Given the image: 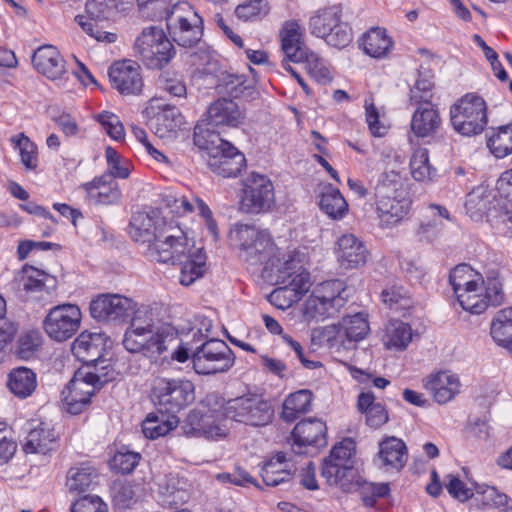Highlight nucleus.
Here are the masks:
<instances>
[{"instance_id":"0e129e2a","label":"nucleus","mask_w":512,"mask_h":512,"mask_svg":"<svg viewBox=\"0 0 512 512\" xmlns=\"http://www.w3.org/2000/svg\"><path fill=\"white\" fill-rule=\"evenodd\" d=\"M382 301L391 309H408L411 306V299L408 291L402 286H390L381 293Z\"/></svg>"},{"instance_id":"6e6d98bb","label":"nucleus","mask_w":512,"mask_h":512,"mask_svg":"<svg viewBox=\"0 0 512 512\" xmlns=\"http://www.w3.org/2000/svg\"><path fill=\"white\" fill-rule=\"evenodd\" d=\"M299 63H303L307 73L318 83L326 84L332 80V73L327 61L317 53L308 50L302 55Z\"/></svg>"},{"instance_id":"a18cd8bd","label":"nucleus","mask_w":512,"mask_h":512,"mask_svg":"<svg viewBox=\"0 0 512 512\" xmlns=\"http://www.w3.org/2000/svg\"><path fill=\"white\" fill-rule=\"evenodd\" d=\"M490 334L495 343L505 349L512 343V307L496 313L491 322Z\"/></svg>"},{"instance_id":"a878e982","label":"nucleus","mask_w":512,"mask_h":512,"mask_svg":"<svg viewBox=\"0 0 512 512\" xmlns=\"http://www.w3.org/2000/svg\"><path fill=\"white\" fill-rule=\"evenodd\" d=\"M322 476L330 485L351 491L358 484L354 464L326 457L322 464Z\"/></svg>"},{"instance_id":"423d86ee","label":"nucleus","mask_w":512,"mask_h":512,"mask_svg":"<svg viewBox=\"0 0 512 512\" xmlns=\"http://www.w3.org/2000/svg\"><path fill=\"white\" fill-rule=\"evenodd\" d=\"M114 377L115 371L110 364L101 367L98 364L84 365L75 372L62 391L64 409L73 415L80 414L89 405L95 392Z\"/></svg>"},{"instance_id":"412c9836","label":"nucleus","mask_w":512,"mask_h":512,"mask_svg":"<svg viewBox=\"0 0 512 512\" xmlns=\"http://www.w3.org/2000/svg\"><path fill=\"white\" fill-rule=\"evenodd\" d=\"M112 86L121 94L137 95L143 88L141 67L132 60L117 61L108 71Z\"/></svg>"},{"instance_id":"37998d69","label":"nucleus","mask_w":512,"mask_h":512,"mask_svg":"<svg viewBox=\"0 0 512 512\" xmlns=\"http://www.w3.org/2000/svg\"><path fill=\"white\" fill-rule=\"evenodd\" d=\"M410 173L412 178L420 183L428 184L437 178V169L430 163L427 148H416L410 158Z\"/></svg>"},{"instance_id":"13d9d810","label":"nucleus","mask_w":512,"mask_h":512,"mask_svg":"<svg viewBox=\"0 0 512 512\" xmlns=\"http://www.w3.org/2000/svg\"><path fill=\"white\" fill-rule=\"evenodd\" d=\"M269 12L267 0H245L235 9L237 18L243 21H258Z\"/></svg>"},{"instance_id":"4468645a","label":"nucleus","mask_w":512,"mask_h":512,"mask_svg":"<svg viewBox=\"0 0 512 512\" xmlns=\"http://www.w3.org/2000/svg\"><path fill=\"white\" fill-rule=\"evenodd\" d=\"M82 310L79 305L65 302L51 307L42 322L45 334L54 342L71 339L81 328Z\"/></svg>"},{"instance_id":"de8ad7c7","label":"nucleus","mask_w":512,"mask_h":512,"mask_svg":"<svg viewBox=\"0 0 512 512\" xmlns=\"http://www.w3.org/2000/svg\"><path fill=\"white\" fill-rule=\"evenodd\" d=\"M340 322L348 344L363 340L370 331L367 314L363 312L346 315Z\"/></svg>"},{"instance_id":"58836bf2","label":"nucleus","mask_w":512,"mask_h":512,"mask_svg":"<svg viewBox=\"0 0 512 512\" xmlns=\"http://www.w3.org/2000/svg\"><path fill=\"white\" fill-rule=\"evenodd\" d=\"M360 46L370 57L382 59L391 52L394 42L386 29L373 27L363 35Z\"/></svg>"},{"instance_id":"79ce46f5","label":"nucleus","mask_w":512,"mask_h":512,"mask_svg":"<svg viewBox=\"0 0 512 512\" xmlns=\"http://www.w3.org/2000/svg\"><path fill=\"white\" fill-rule=\"evenodd\" d=\"M7 386L14 396L25 399L35 391L37 376L27 367H17L8 374Z\"/></svg>"},{"instance_id":"0eeeda50","label":"nucleus","mask_w":512,"mask_h":512,"mask_svg":"<svg viewBox=\"0 0 512 512\" xmlns=\"http://www.w3.org/2000/svg\"><path fill=\"white\" fill-rule=\"evenodd\" d=\"M347 286L343 280L322 282L302 304V320L310 324L333 317L347 302Z\"/></svg>"},{"instance_id":"e433bc0d","label":"nucleus","mask_w":512,"mask_h":512,"mask_svg":"<svg viewBox=\"0 0 512 512\" xmlns=\"http://www.w3.org/2000/svg\"><path fill=\"white\" fill-rule=\"evenodd\" d=\"M174 264L181 265L179 282L184 286H189L204 275L206 255L202 248H195L193 245L185 253V256Z\"/></svg>"},{"instance_id":"6ab92c4d","label":"nucleus","mask_w":512,"mask_h":512,"mask_svg":"<svg viewBox=\"0 0 512 512\" xmlns=\"http://www.w3.org/2000/svg\"><path fill=\"white\" fill-rule=\"evenodd\" d=\"M457 298L459 305L471 314L479 315L490 305H499L503 300L502 282L498 276L487 277L480 284Z\"/></svg>"},{"instance_id":"f8f14e48","label":"nucleus","mask_w":512,"mask_h":512,"mask_svg":"<svg viewBox=\"0 0 512 512\" xmlns=\"http://www.w3.org/2000/svg\"><path fill=\"white\" fill-rule=\"evenodd\" d=\"M151 399L159 411L175 415L194 401L195 387L187 379L159 377L153 381Z\"/></svg>"},{"instance_id":"ddd939ff","label":"nucleus","mask_w":512,"mask_h":512,"mask_svg":"<svg viewBox=\"0 0 512 512\" xmlns=\"http://www.w3.org/2000/svg\"><path fill=\"white\" fill-rule=\"evenodd\" d=\"M135 53L151 69H161L175 56V49L162 28L145 27L134 43Z\"/></svg>"},{"instance_id":"4c0bfd02","label":"nucleus","mask_w":512,"mask_h":512,"mask_svg":"<svg viewBox=\"0 0 512 512\" xmlns=\"http://www.w3.org/2000/svg\"><path fill=\"white\" fill-rule=\"evenodd\" d=\"M294 466L284 453L279 452L266 460L261 467V477L267 486H277L288 481Z\"/></svg>"},{"instance_id":"f3484780","label":"nucleus","mask_w":512,"mask_h":512,"mask_svg":"<svg viewBox=\"0 0 512 512\" xmlns=\"http://www.w3.org/2000/svg\"><path fill=\"white\" fill-rule=\"evenodd\" d=\"M160 200L171 213L177 216L187 215L197 209L208 234L213 241H217L219 236L217 222L211 209L202 199L197 197L188 198L171 188H166L160 193Z\"/></svg>"},{"instance_id":"4be33fe9","label":"nucleus","mask_w":512,"mask_h":512,"mask_svg":"<svg viewBox=\"0 0 512 512\" xmlns=\"http://www.w3.org/2000/svg\"><path fill=\"white\" fill-rule=\"evenodd\" d=\"M107 338L98 332L83 331L73 341L71 350L73 355L85 365L98 364L99 367L108 364L101 360L106 347Z\"/></svg>"},{"instance_id":"c756f323","label":"nucleus","mask_w":512,"mask_h":512,"mask_svg":"<svg viewBox=\"0 0 512 512\" xmlns=\"http://www.w3.org/2000/svg\"><path fill=\"white\" fill-rule=\"evenodd\" d=\"M474 500L479 509L512 512V498L496 486L474 483Z\"/></svg>"},{"instance_id":"2eb2a0df","label":"nucleus","mask_w":512,"mask_h":512,"mask_svg":"<svg viewBox=\"0 0 512 512\" xmlns=\"http://www.w3.org/2000/svg\"><path fill=\"white\" fill-rule=\"evenodd\" d=\"M193 245L186 231L178 223L161 219L152 256L157 262L174 264L181 260Z\"/></svg>"},{"instance_id":"680f3d73","label":"nucleus","mask_w":512,"mask_h":512,"mask_svg":"<svg viewBox=\"0 0 512 512\" xmlns=\"http://www.w3.org/2000/svg\"><path fill=\"white\" fill-rule=\"evenodd\" d=\"M42 344L38 330H28L20 334L16 345V354L21 359L31 358Z\"/></svg>"},{"instance_id":"7ed1b4c3","label":"nucleus","mask_w":512,"mask_h":512,"mask_svg":"<svg viewBox=\"0 0 512 512\" xmlns=\"http://www.w3.org/2000/svg\"><path fill=\"white\" fill-rule=\"evenodd\" d=\"M189 359L192 361L194 371L199 375L225 373L235 363L233 351L223 340L212 338L193 345L191 341L179 339L178 332L176 343L167 351L166 355H163V358L150 361L166 367L173 361L185 363Z\"/></svg>"},{"instance_id":"603ef678","label":"nucleus","mask_w":512,"mask_h":512,"mask_svg":"<svg viewBox=\"0 0 512 512\" xmlns=\"http://www.w3.org/2000/svg\"><path fill=\"white\" fill-rule=\"evenodd\" d=\"M15 150L18 151L20 162L26 170H36L38 167V147L24 133L14 135L10 139Z\"/></svg>"},{"instance_id":"2f4dec72","label":"nucleus","mask_w":512,"mask_h":512,"mask_svg":"<svg viewBox=\"0 0 512 512\" xmlns=\"http://www.w3.org/2000/svg\"><path fill=\"white\" fill-rule=\"evenodd\" d=\"M418 334L403 321H390L384 328L381 341L383 346L392 352L405 351Z\"/></svg>"},{"instance_id":"69168bd1","label":"nucleus","mask_w":512,"mask_h":512,"mask_svg":"<svg viewBox=\"0 0 512 512\" xmlns=\"http://www.w3.org/2000/svg\"><path fill=\"white\" fill-rule=\"evenodd\" d=\"M130 0H88L83 15L105 20L113 9L119 10V3H128Z\"/></svg>"},{"instance_id":"49530a36","label":"nucleus","mask_w":512,"mask_h":512,"mask_svg":"<svg viewBox=\"0 0 512 512\" xmlns=\"http://www.w3.org/2000/svg\"><path fill=\"white\" fill-rule=\"evenodd\" d=\"M320 209L331 219L341 220L348 213V203L339 190L329 186L320 197Z\"/></svg>"},{"instance_id":"72a5a7b5","label":"nucleus","mask_w":512,"mask_h":512,"mask_svg":"<svg viewBox=\"0 0 512 512\" xmlns=\"http://www.w3.org/2000/svg\"><path fill=\"white\" fill-rule=\"evenodd\" d=\"M442 119L438 109L432 104L419 106L411 118V130L418 138L431 137L439 130Z\"/></svg>"},{"instance_id":"9d476101","label":"nucleus","mask_w":512,"mask_h":512,"mask_svg":"<svg viewBox=\"0 0 512 512\" xmlns=\"http://www.w3.org/2000/svg\"><path fill=\"white\" fill-rule=\"evenodd\" d=\"M449 116L453 129L462 136L479 135L488 123L486 102L473 93L465 94L452 104Z\"/></svg>"},{"instance_id":"8fccbe9b","label":"nucleus","mask_w":512,"mask_h":512,"mask_svg":"<svg viewBox=\"0 0 512 512\" xmlns=\"http://www.w3.org/2000/svg\"><path fill=\"white\" fill-rule=\"evenodd\" d=\"M178 422L176 415L169 414L167 417H159L154 413H150L142 423V432L146 438L157 439L166 436L169 432L174 430Z\"/></svg>"},{"instance_id":"cd10ccee","label":"nucleus","mask_w":512,"mask_h":512,"mask_svg":"<svg viewBox=\"0 0 512 512\" xmlns=\"http://www.w3.org/2000/svg\"><path fill=\"white\" fill-rule=\"evenodd\" d=\"M207 117L213 126L237 127L244 122L245 114L236 102L224 98L210 105Z\"/></svg>"},{"instance_id":"20e7f679","label":"nucleus","mask_w":512,"mask_h":512,"mask_svg":"<svg viewBox=\"0 0 512 512\" xmlns=\"http://www.w3.org/2000/svg\"><path fill=\"white\" fill-rule=\"evenodd\" d=\"M374 206L381 228H394L408 218L412 199L400 172L389 170L379 175L374 186Z\"/></svg>"},{"instance_id":"f257e3e1","label":"nucleus","mask_w":512,"mask_h":512,"mask_svg":"<svg viewBox=\"0 0 512 512\" xmlns=\"http://www.w3.org/2000/svg\"><path fill=\"white\" fill-rule=\"evenodd\" d=\"M229 239L248 265L261 267L266 277L274 278L282 285L268 296V301L276 308H290L310 289V274L304 267L305 256L294 251L280 257L279 249L267 231L237 223L231 228Z\"/></svg>"},{"instance_id":"bb28decb","label":"nucleus","mask_w":512,"mask_h":512,"mask_svg":"<svg viewBox=\"0 0 512 512\" xmlns=\"http://www.w3.org/2000/svg\"><path fill=\"white\" fill-rule=\"evenodd\" d=\"M327 427L320 419L310 418L298 422L292 433L293 446H323L326 444Z\"/></svg>"},{"instance_id":"1a4fd4ad","label":"nucleus","mask_w":512,"mask_h":512,"mask_svg":"<svg viewBox=\"0 0 512 512\" xmlns=\"http://www.w3.org/2000/svg\"><path fill=\"white\" fill-rule=\"evenodd\" d=\"M309 32L327 45L343 49L353 40L350 25L342 19V8L331 5L315 10L308 20Z\"/></svg>"},{"instance_id":"393cba45","label":"nucleus","mask_w":512,"mask_h":512,"mask_svg":"<svg viewBox=\"0 0 512 512\" xmlns=\"http://www.w3.org/2000/svg\"><path fill=\"white\" fill-rule=\"evenodd\" d=\"M377 459L385 470L400 471L408 460L405 442L395 436L383 438L379 443Z\"/></svg>"},{"instance_id":"7c9ffc66","label":"nucleus","mask_w":512,"mask_h":512,"mask_svg":"<svg viewBox=\"0 0 512 512\" xmlns=\"http://www.w3.org/2000/svg\"><path fill=\"white\" fill-rule=\"evenodd\" d=\"M281 48L286 58L299 63L309 49L304 45L303 31L297 21H287L280 30Z\"/></svg>"},{"instance_id":"f704fd0d","label":"nucleus","mask_w":512,"mask_h":512,"mask_svg":"<svg viewBox=\"0 0 512 512\" xmlns=\"http://www.w3.org/2000/svg\"><path fill=\"white\" fill-rule=\"evenodd\" d=\"M161 219L155 210L134 213L129 225L130 236L142 243L149 242L152 237L156 239Z\"/></svg>"},{"instance_id":"bf43d9fd","label":"nucleus","mask_w":512,"mask_h":512,"mask_svg":"<svg viewBox=\"0 0 512 512\" xmlns=\"http://www.w3.org/2000/svg\"><path fill=\"white\" fill-rule=\"evenodd\" d=\"M318 338L321 344H325L330 348H346V340L343 335L341 322L322 327L313 332V339Z\"/></svg>"},{"instance_id":"c85d7f7f","label":"nucleus","mask_w":512,"mask_h":512,"mask_svg":"<svg viewBox=\"0 0 512 512\" xmlns=\"http://www.w3.org/2000/svg\"><path fill=\"white\" fill-rule=\"evenodd\" d=\"M55 441L56 435L49 423L32 421L23 443V450L26 453L46 454L53 449Z\"/></svg>"},{"instance_id":"5701e85b","label":"nucleus","mask_w":512,"mask_h":512,"mask_svg":"<svg viewBox=\"0 0 512 512\" xmlns=\"http://www.w3.org/2000/svg\"><path fill=\"white\" fill-rule=\"evenodd\" d=\"M334 253L339 265L344 269H356L367 262L368 250L361 239L352 233L338 237Z\"/></svg>"},{"instance_id":"09e8293b","label":"nucleus","mask_w":512,"mask_h":512,"mask_svg":"<svg viewBox=\"0 0 512 512\" xmlns=\"http://www.w3.org/2000/svg\"><path fill=\"white\" fill-rule=\"evenodd\" d=\"M312 393L302 389L288 395L283 403L281 417L286 422H293L300 414L309 411Z\"/></svg>"},{"instance_id":"3c124183","label":"nucleus","mask_w":512,"mask_h":512,"mask_svg":"<svg viewBox=\"0 0 512 512\" xmlns=\"http://www.w3.org/2000/svg\"><path fill=\"white\" fill-rule=\"evenodd\" d=\"M19 281L26 293L39 292L56 283V279L52 275L27 265L23 267Z\"/></svg>"},{"instance_id":"864d4df0","label":"nucleus","mask_w":512,"mask_h":512,"mask_svg":"<svg viewBox=\"0 0 512 512\" xmlns=\"http://www.w3.org/2000/svg\"><path fill=\"white\" fill-rule=\"evenodd\" d=\"M491 191L485 185L475 187L467 194L465 201L466 213L474 220H479L487 212L490 204Z\"/></svg>"},{"instance_id":"f03ea898","label":"nucleus","mask_w":512,"mask_h":512,"mask_svg":"<svg viewBox=\"0 0 512 512\" xmlns=\"http://www.w3.org/2000/svg\"><path fill=\"white\" fill-rule=\"evenodd\" d=\"M90 314L102 323L120 324L130 317L123 346L131 353H141L149 360L163 358L177 340V329L163 321L149 306L136 303L121 294H100L90 302Z\"/></svg>"},{"instance_id":"a19ab883","label":"nucleus","mask_w":512,"mask_h":512,"mask_svg":"<svg viewBox=\"0 0 512 512\" xmlns=\"http://www.w3.org/2000/svg\"><path fill=\"white\" fill-rule=\"evenodd\" d=\"M357 408L365 415L366 424L372 429H379L387 423L389 416L385 407L375 401L371 392H362L358 396Z\"/></svg>"},{"instance_id":"052dcab7","label":"nucleus","mask_w":512,"mask_h":512,"mask_svg":"<svg viewBox=\"0 0 512 512\" xmlns=\"http://www.w3.org/2000/svg\"><path fill=\"white\" fill-rule=\"evenodd\" d=\"M105 158L108 171L106 175L120 179H126L129 177L131 172L130 162L127 159L122 158L114 148L111 146L106 148Z\"/></svg>"},{"instance_id":"c03bdc74","label":"nucleus","mask_w":512,"mask_h":512,"mask_svg":"<svg viewBox=\"0 0 512 512\" xmlns=\"http://www.w3.org/2000/svg\"><path fill=\"white\" fill-rule=\"evenodd\" d=\"M487 148L498 159H503L512 154V121L491 128L487 136Z\"/></svg>"},{"instance_id":"e2e57ef3","label":"nucleus","mask_w":512,"mask_h":512,"mask_svg":"<svg viewBox=\"0 0 512 512\" xmlns=\"http://www.w3.org/2000/svg\"><path fill=\"white\" fill-rule=\"evenodd\" d=\"M93 118L102 126L111 139L115 141L124 139L125 129L117 115L109 111H103L95 114Z\"/></svg>"},{"instance_id":"473e14b6","label":"nucleus","mask_w":512,"mask_h":512,"mask_svg":"<svg viewBox=\"0 0 512 512\" xmlns=\"http://www.w3.org/2000/svg\"><path fill=\"white\" fill-rule=\"evenodd\" d=\"M201 418L198 428H193V434L203 436L208 440L219 441L225 439L231 428V418H227L223 412H214L209 407Z\"/></svg>"},{"instance_id":"b1692460","label":"nucleus","mask_w":512,"mask_h":512,"mask_svg":"<svg viewBox=\"0 0 512 512\" xmlns=\"http://www.w3.org/2000/svg\"><path fill=\"white\" fill-rule=\"evenodd\" d=\"M35 69L46 76L48 79L58 81L59 86H64L67 79H63L66 74L65 61L56 47L44 45L39 47L32 59Z\"/></svg>"},{"instance_id":"338daca9","label":"nucleus","mask_w":512,"mask_h":512,"mask_svg":"<svg viewBox=\"0 0 512 512\" xmlns=\"http://www.w3.org/2000/svg\"><path fill=\"white\" fill-rule=\"evenodd\" d=\"M140 454L125 447L119 449L109 462L110 467L120 473L131 472L139 463Z\"/></svg>"},{"instance_id":"39448f33","label":"nucleus","mask_w":512,"mask_h":512,"mask_svg":"<svg viewBox=\"0 0 512 512\" xmlns=\"http://www.w3.org/2000/svg\"><path fill=\"white\" fill-rule=\"evenodd\" d=\"M204 407L214 412H223L227 418L250 426L269 424L274 410L269 401L259 395H244L226 401L218 393H210L202 401Z\"/></svg>"},{"instance_id":"5fc2aeb1","label":"nucleus","mask_w":512,"mask_h":512,"mask_svg":"<svg viewBox=\"0 0 512 512\" xmlns=\"http://www.w3.org/2000/svg\"><path fill=\"white\" fill-rule=\"evenodd\" d=\"M97 477L96 470L83 464L68 471L66 486L70 492L82 493L90 489Z\"/></svg>"},{"instance_id":"c9c22d12","label":"nucleus","mask_w":512,"mask_h":512,"mask_svg":"<svg viewBox=\"0 0 512 512\" xmlns=\"http://www.w3.org/2000/svg\"><path fill=\"white\" fill-rule=\"evenodd\" d=\"M115 178L102 175L93 181L85 183L82 187L87 197L95 204H112L120 199V190Z\"/></svg>"},{"instance_id":"dca6fc26","label":"nucleus","mask_w":512,"mask_h":512,"mask_svg":"<svg viewBox=\"0 0 512 512\" xmlns=\"http://www.w3.org/2000/svg\"><path fill=\"white\" fill-rule=\"evenodd\" d=\"M242 185L239 203L241 211L258 214L268 211L273 206L274 186L267 176L251 172L244 178Z\"/></svg>"},{"instance_id":"aec40b11","label":"nucleus","mask_w":512,"mask_h":512,"mask_svg":"<svg viewBox=\"0 0 512 512\" xmlns=\"http://www.w3.org/2000/svg\"><path fill=\"white\" fill-rule=\"evenodd\" d=\"M423 388L439 405L453 401L461 392L462 382L459 375L451 370L442 369L432 372L422 379Z\"/></svg>"},{"instance_id":"774afa93","label":"nucleus","mask_w":512,"mask_h":512,"mask_svg":"<svg viewBox=\"0 0 512 512\" xmlns=\"http://www.w3.org/2000/svg\"><path fill=\"white\" fill-rule=\"evenodd\" d=\"M433 81L428 74L420 73L410 90V98L415 103L430 104L432 99Z\"/></svg>"},{"instance_id":"a211bd4d","label":"nucleus","mask_w":512,"mask_h":512,"mask_svg":"<svg viewBox=\"0 0 512 512\" xmlns=\"http://www.w3.org/2000/svg\"><path fill=\"white\" fill-rule=\"evenodd\" d=\"M153 132L162 139H171L184 124V118L179 110L166 103L162 98H151L144 111Z\"/></svg>"},{"instance_id":"ea45409f","label":"nucleus","mask_w":512,"mask_h":512,"mask_svg":"<svg viewBox=\"0 0 512 512\" xmlns=\"http://www.w3.org/2000/svg\"><path fill=\"white\" fill-rule=\"evenodd\" d=\"M483 276L468 264H460L454 267L449 274V283L457 298L471 292L470 289L483 284Z\"/></svg>"},{"instance_id":"6e6552de","label":"nucleus","mask_w":512,"mask_h":512,"mask_svg":"<svg viewBox=\"0 0 512 512\" xmlns=\"http://www.w3.org/2000/svg\"><path fill=\"white\" fill-rule=\"evenodd\" d=\"M201 126L194 130V142L207 151V163L211 170L223 177H236L245 166L246 159L230 142L211 134V140H205L201 135Z\"/></svg>"},{"instance_id":"4d7b16f0","label":"nucleus","mask_w":512,"mask_h":512,"mask_svg":"<svg viewBox=\"0 0 512 512\" xmlns=\"http://www.w3.org/2000/svg\"><path fill=\"white\" fill-rule=\"evenodd\" d=\"M104 20L94 17L77 15L75 22L81 27L82 31L89 37L98 42L113 43L117 39V35L112 32L105 31L101 25Z\"/></svg>"},{"instance_id":"9b49d317","label":"nucleus","mask_w":512,"mask_h":512,"mask_svg":"<svg viewBox=\"0 0 512 512\" xmlns=\"http://www.w3.org/2000/svg\"><path fill=\"white\" fill-rule=\"evenodd\" d=\"M168 32L179 46L192 47L203 35V20L193 6L179 2L164 15Z\"/></svg>"}]
</instances>
